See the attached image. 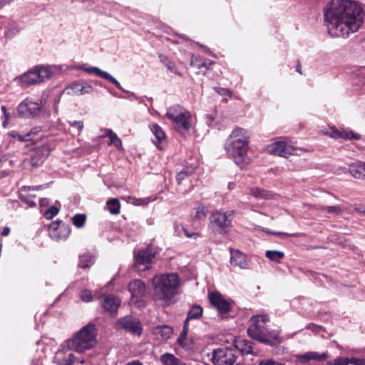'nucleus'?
Returning <instances> with one entry per match:
<instances>
[{
  "label": "nucleus",
  "instance_id": "1",
  "mask_svg": "<svg viewBox=\"0 0 365 365\" xmlns=\"http://www.w3.org/2000/svg\"><path fill=\"white\" fill-rule=\"evenodd\" d=\"M324 19L331 36L346 38L360 28L362 9L354 1L332 0L329 9L325 11Z\"/></svg>",
  "mask_w": 365,
  "mask_h": 365
},
{
  "label": "nucleus",
  "instance_id": "2",
  "mask_svg": "<svg viewBox=\"0 0 365 365\" xmlns=\"http://www.w3.org/2000/svg\"><path fill=\"white\" fill-rule=\"evenodd\" d=\"M153 299L163 307L169 306L177 293L179 277L175 273H168L153 278Z\"/></svg>",
  "mask_w": 365,
  "mask_h": 365
},
{
  "label": "nucleus",
  "instance_id": "3",
  "mask_svg": "<svg viewBox=\"0 0 365 365\" xmlns=\"http://www.w3.org/2000/svg\"><path fill=\"white\" fill-rule=\"evenodd\" d=\"M248 143L249 136L247 131L242 128L235 129L226 141L227 153L241 168L250 163L247 156Z\"/></svg>",
  "mask_w": 365,
  "mask_h": 365
},
{
  "label": "nucleus",
  "instance_id": "4",
  "mask_svg": "<svg viewBox=\"0 0 365 365\" xmlns=\"http://www.w3.org/2000/svg\"><path fill=\"white\" fill-rule=\"evenodd\" d=\"M269 321L267 315H257L251 317L247 329L248 335L263 344L274 346L280 342L279 334L275 331H268L265 324Z\"/></svg>",
  "mask_w": 365,
  "mask_h": 365
},
{
  "label": "nucleus",
  "instance_id": "5",
  "mask_svg": "<svg viewBox=\"0 0 365 365\" xmlns=\"http://www.w3.org/2000/svg\"><path fill=\"white\" fill-rule=\"evenodd\" d=\"M66 343L70 350L79 353L93 348L96 344L94 325L85 326Z\"/></svg>",
  "mask_w": 365,
  "mask_h": 365
},
{
  "label": "nucleus",
  "instance_id": "6",
  "mask_svg": "<svg viewBox=\"0 0 365 365\" xmlns=\"http://www.w3.org/2000/svg\"><path fill=\"white\" fill-rule=\"evenodd\" d=\"M166 117L172 120L174 128L181 135L185 136L190 133L192 128L190 113L179 105L170 107Z\"/></svg>",
  "mask_w": 365,
  "mask_h": 365
},
{
  "label": "nucleus",
  "instance_id": "7",
  "mask_svg": "<svg viewBox=\"0 0 365 365\" xmlns=\"http://www.w3.org/2000/svg\"><path fill=\"white\" fill-rule=\"evenodd\" d=\"M51 71L46 67L36 66L21 76L23 86L42 83L51 78Z\"/></svg>",
  "mask_w": 365,
  "mask_h": 365
},
{
  "label": "nucleus",
  "instance_id": "8",
  "mask_svg": "<svg viewBox=\"0 0 365 365\" xmlns=\"http://www.w3.org/2000/svg\"><path fill=\"white\" fill-rule=\"evenodd\" d=\"M237 353L236 349L220 348L212 351L211 361L214 365H234Z\"/></svg>",
  "mask_w": 365,
  "mask_h": 365
},
{
  "label": "nucleus",
  "instance_id": "9",
  "mask_svg": "<svg viewBox=\"0 0 365 365\" xmlns=\"http://www.w3.org/2000/svg\"><path fill=\"white\" fill-rule=\"evenodd\" d=\"M71 231L69 225L62 222H52L48 227L50 237L57 242L66 240L68 237Z\"/></svg>",
  "mask_w": 365,
  "mask_h": 365
},
{
  "label": "nucleus",
  "instance_id": "10",
  "mask_svg": "<svg viewBox=\"0 0 365 365\" xmlns=\"http://www.w3.org/2000/svg\"><path fill=\"white\" fill-rule=\"evenodd\" d=\"M267 150L270 154L287 158L294 155L297 148L281 140L269 144Z\"/></svg>",
  "mask_w": 365,
  "mask_h": 365
},
{
  "label": "nucleus",
  "instance_id": "11",
  "mask_svg": "<svg viewBox=\"0 0 365 365\" xmlns=\"http://www.w3.org/2000/svg\"><path fill=\"white\" fill-rule=\"evenodd\" d=\"M115 325L118 329H125L133 334L140 336L142 334L140 322L132 316H125L119 319Z\"/></svg>",
  "mask_w": 365,
  "mask_h": 365
},
{
  "label": "nucleus",
  "instance_id": "12",
  "mask_svg": "<svg viewBox=\"0 0 365 365\" xmlns=\"http://www.w3.org/2000/svg\"><path fill=\"white\" fill-rule=\"evenodd\" d=\"M232 215V211L212 213L210 219L213 230L219 232H226L225 230L231 225V220L229 219V217Z\"/></svg>",
  "mask_w": 365,
  "mask_h": 365
},
{
  "label": "nucleus",
  "instance_id": "13",
  "mask_svg": "<svg viewBox=\"0 0 365 365\" xmlns=\"http://www.w3.org/2000/svg\"><path fill=\"white\" fill-rule=\"evenodd\" d=\"M209 299L211 304L216 308L220 314L228 313L232 307V302L225 299L218 292L210 293Z\"/></svg>",
  "mask_w": 365,
  "mask_h": 365
},
{
  "label": "nucleus",
  "instance_id": "14",
  "mask_svg": "<svg viewBox=\"0 0 365 365\" xmlns=\"http://www.w3.org/2000/svg\"><path fill=\"white\" fill-rule=\"evenodd\" d=\"M78 68L80 70H82L83 71H86V73H95L96 76L103 78V79H106V80H108L109 81H110L112 83H113L118 89L121 90L122 91L125 92V93H128V91L125 90L120 84V83L115 78H113L110 74H109L108 73L106 72V71H103L102 70H101L98 67H94V66H91V67H88L86 66V64H83L81 66H80L78 67Z\"/></svg>",
  "mask_w": 365,
  "mask_h": 365
},
{
  "label": "nucleus",
  "instance_id": "15",
  "mask_svg": "<svg viewBox=\"0 0 365 365\" xmlns=\"http://www.w3.org/2000/svg\"><path fill=\"white\" fill-rule=\"evenodd\" d=\"M41 101L34 102L31 100L26 98L24 101L18 108V112L20 115L27 116V115H34L37 113L41 110Z\"/></svg>",
  "mask_w": 365,
  "mask_h": 365
},
{
  "label": "nucleus",
  "instance_id": "16",
  "mask_svg": "<svg viewBox=\"0 0 365 365\" xmlns=\"http://www.w3.org/2000/svg\"><path fill=\"white\" fill-rule=\"evenodd\" d=\"M154 257L155 255L153 254L150 250H140L135 255V266L138 267L140 265H145V267L143 269H149V265L151 264Z\"/></svg>",
  "mask_w": 365,
  "mask_h": 365
},
{
  "label": "nucleus",
  "instance_id": "17",
  "mask_svg": "<svg viewBox=\"0 0 365 365\" xmlns=\"http://www.w3.org/2000/svg\"><path fill=\"white\" fill-rule=\"evenodd\" d=\"M128 290L132 297L142 298L146 294V285L140 279H134L128 284Z\"/></svg>",
  "mask_w": 365,
  "mask_h": 365
},
{
  "label": "nucleus",
  "instance_id": "18",
  "mask_svg": "<svg viewBox=\"0 0 365 365\" xmlns=\"http://www.w3.org/2000/svg\"><path fill=\"white\" fill-rule=\"evenodd\" d=\"M231 258L230 264L240 269H248V262L246 256L237 250L230 249Z\"/></svg>",
  "mask_w": 365,
  "mask_h": 365
},
{
  "label": "nucleus",
  "instance_id": "19",
  "mask_svg": "<svg viewBox=\"0 0 365 365\" xmlns=\"http://www.w3.org/2000/svg\"><path fill=\"white\" fill-rule=\"evenodd\" d=\"M75 360L76 357L73 354L63 350L56 352L54 356V361L57 365H73Z\"/></svg>",
  "mask_w": 365,
  "mask_h": 365
},
{
  "label": "nucleus",
  "instance_id": "20",
  "mask_svg": "<svg viewBox=\"0 0 365 365\" xmlns=\"http://www.w3.org/2000/svg\"><path fill=\"white\" fill-rule=\"evenodd\" d=\"M101 303L105 310L110 314H115L120 306V300L118 297L110 295L106 297Z\"/></svg>",
  "mask_w": 365,
  "mask_h": 365
},
{
  "label": "nucleus",
  "instance_id": "21",
  "mask_svg": "<svg viewBox=\"0 0 365 365\" xmlns=\"http://www.w3.org/2000/svg\"><path fill=\"white\" fill-rule=\"evenodd\" d=\"M349 172L356 178H365V163L358 161L351 163L349 167Z\"/></svg>",
  "mask_w": 365,
  "mask_h": 365
},
{
  "label": "nucleus",
  "instance_id": "22",
  "mask_svg": "<svg viewBox=\"0 0 365 365\" xmlns=\"http://www.w3.org/2000/svg\"><path fill=\"white\" fill-rule=\"evenodd\" d=\"M250 193L258 200H268L273 197L271 192L257 187L250 188Z\"/></svg>",
  "mask_w": 365,
  "mask_h": 365
},
{
  "label": "nucleus",
  "instance_id": "23",
  "mask_svg": "<svg viewBox=\"0 0 365 365\" xmlns=\"http://www.w3.org/2000/svg\"><path fill=\"white\" fill-rule=\"evenodd\" d=\"M235 346L237 349L246 354H251L253 352L252 342L247 339L237 341Z\"/></svg>",
  "mask_w": 365,
  "mask_h": 365
},
{
  "label": "nucleus",
  "instance_id": "24",
  "mask_svg": "<svg viewBox=\"0 0 365 365\" xmlns=\"http://www.w3.org/2000/svg\"><path fill=\"white\" fill-rule=\"evenodd\" d=\"M202 308L200 305H193L187 312V317L184 323H187V324H188L190 320L200 319L202 315Z\"/></svg>",
  "mask_w": 365,
  "mask_h": 365
},
{
  "label": "nucleus",
  "instance_id": "25",
  "mask_svg": "<svg viewBox=\"0 0 365 365\" xmlns=\"http://www.w3.org/2000/svg\"><path fill=\"white\" fill-rule=\"evenodd\" d=\"M155 333L161 336L162 339L167 340L171 337L173 329L171 327L163 325L155 328Z\"/></svg>",
  "mask_w": 365,
  "mask_h": 365
},
{
  "label": "nucleus",
  "instance_id": "26",
  "mask_svg": "<svg viewBox=\"0 0 365 365\" xmlns=\"http://www.w3.org/2000/svg\"><path fill=\"white\" fill-rule=\"evenodd\" d=\"M317 209L333 215H339L342 214L344 210V207L339 205L333 206L318 205Z\"/></svg>",
  "mask_w": 365,
  "mask_h": 365
},
{
  "label": "nucleus",
  "instance_id": "27",
  "mask_svg": "<svg viewBox=\"0 0 365 365\" xmlns=\"http://www.w3.org/2000/svg\"><path fill=\"white\" fill-rule=\"evenodd\" d=\"M160 360L163 365H185L173 354L169 353L162 355Z\"/></svg>",
  "mask_w": 365,
  "mask_h": 365
},
{
  "label": "nucleus",
  "instance_id": "28",
  "mask_svg": "<svg viewBox=\"0 0 365 365\" xmlns=\"http://www.w3.org/2000/svg\"><path fill=\"white\" fill-rule=\"evenodd\" d=\"M151 131L154 134L156 140H153V142L158 145V143H160L165 139V133L163 130V129L158 125L154 124L150 127Z\"/></svg>",
  "mask_w": 365,
  "mask_h": 365
},
{
  "label": "nucleus",
  "instance_id": "29",
  "mask_svg": "<svg viewBox=\"0 0 365 365\" xmlns=\"http://www.w3.org/2000/svg\"><path fill=\"white\" fill-rule=\"evenodd\" d=\"M190 66L197 69L199 72H203V68H205V70L207 68L205 60L198 56H192Z\"/></svg>",
  "mask_w": 365,
  "mask_h": 365
},
{
  "label": "nucleus",
  "instance_id": "30",
  "mask_svg": "<svg viewBox=\"0 0 365 365\" xmlns=\"http://www.w3.org/2000/svg\"><path fill=\"white\" fill-rule=\"evenodd\" d=\"M194 210L195 214L193 217L195 220H199L205 219L209 212L208 208L202 204H197L195 207Z\"/></svg>",
  "mask_w": 365,
  "mask_h": 365
},
{
  "label": "nucleus",
  "instance_id": "31",
  "mask_svg": "<svg viewBox=\"0 0 365 365\" xmlns=\"http://www.w3.org/2000/svg\"><path fill=\"white\" fill-rule=\"evenodd\" d=\"M160 61L165 65L167 68L173 73L180 76V73L178 71V69L175 63L170 61L163 54L159 55Z\"/></svg>",
  "mask_w": 365,
  "mask_h": 365
},
{
  "label": "nucleus",
  "instance_id": "32",
  "mask_svg": "<svg viewBox=\"0 0 365 365\" xmlns=\"http://www.w3.org/2000/svg\"><path fill=\"white\" fill-rule=\"evenodd\" d=\"M108 210L110 213L117 215L120 212V205L118 199L113 198L107 202Z\"/></svg>",
  "mask_w": 365,
  "mask_h": 365
},
{
  "label": "nucleus",
  "instance_id": "33",
  "mask_svg": "<svg viewBox=\"0 0 365 365\" xmlns=\"http://www.w3.org/2000/svg\"><path fill=\"white\" fill-rule=\"evenodd\" d=\"M93 257L89 254L80 255L78 267L83 269L89 267L93 264Z\"/></svg>",
  "mask_w": 365,
  "mask_h": 365
},
{
  "label": "nucleus",
  "instance_id": "34",
  "mask_svg": "<svg viewBox=\"0 0 365 365\" xmlns=\"http://www.w3.org/2000/svg\"><path fill=\"white\" fill-rule=\"evenodd\" d=\"M265 256L272 261L279 262L284 256V252L277 250H267Z\"/></svg>",
  "mask_w": 365,
  "mask_h": 365
},
{
  "label": "nucleus",
  "instance_id": "35",
  "mask_svg": "<svg viewBox=\"0 0 365 365\" xmlns=\"http://www.w3.org/2000/svg\"><path fill=\"white\" fill-rule=\"evenodd\" d=\"M86 220V215L85 214H76L72 217L73 224L78 228L83 227Z\"/></svg>",
  "mask_w": 365,
  "mask_h": 365
},
{
  "label": "nucleus",
  "instance_id": "36",
  "mask_svg": "<svg viewBox=\"0 0 365 365\" xmlns=\"http://www.w3.org/2000/svg\"><path fill=\"white\" fill-rule=\"evenodd\" d=\"M106 135L109 136L110 140L109 144L114 145L118 148L122 145L121 140L111 130H107Z\"/></svg>",
  "mask_w": 365,
  "mask_h": 365
},
{
  "label": "nucleus",
  "instance_id": "37",
  "mask_svg": "<svg viewBox=\"0 0 365 365\" xmlns=\"http://www.w3.org/2000/svg\"><path fill=\"white\" fill-rule=\"evenodd\" d=\"M37 152H35L34 155H31V159L29 160V163L32 168H37L40 165L43 163L46 158L43 155L38 157L36 156Z\"/></svg>",
  "mask_w": 365,
  "mask_h": 365
},
{
  "label": "nucleus",
  "instance_id": "38",
  "mask_svg": "<svg viewBox=\"0 0 365 365\" xmlns=\"http://www.w3.org/2000/svg\"><path fill=\"white\" fill-rule=\"evenodd\" d=\"M192 172L180 171L176 175V180L178 185H181L183 181H188L189 176Z\"/></svg>",
  "mask_w": 365,
  "mask_h": 365
},
{
  "label": "nucleus",
  "instance_id": "39",
  "mask_svg": "<svg viewBox=\"0 0 365 365\" xmlns=\"http://www.w3.org/2000/svg\"><path fill=\"white\" fill-rule=\"evenodd\" d=\"M312 361H323L327 359L328 355L327 353H319L317 351H309Z\"/></svg>",
  "mask_w": 365,
  "mask_h": 365
},
{
  "label": "nucleus",
  "instance_id": "40",
  "mask_svg": "<svg viewBox=\"0 0 365 365\" xmlns=\"http://www.w3.org/2000/svg\"><path fill=\"white\" fill-rule=\"evenodd\" d=\"M296 360L302 364H308L311 360L310 353L307 351L303 354H297L294 356Z\"/></svg>",
  "mask_w": 365,
  "mask_h": 365
},
{
  "label": "nucleus",
  "instance_id": "41",
  "mask_svg": "<svg viewBox=\"0 0 365 365\" xmlns=\"http://www.w3.org/2000/svg\"><path fill=\"white\" fill-rule=\"evenodd\" d=\"M68 94L72 95H80L81 93V84L73 83L66 88Z\"/></svg>",
  "mask_w": 365,
  "mask_h": 365
},
{
  "label": "nucleus",
  "instance_id": "42",
  "mask_svg": "<svg viewBox=\"0 0 365 365\" xmlns=\"http://www.w3.org/2000/svg\"><path fill=\"white\" fill-rule=\"evenodd\" d=\"M9 135L14 138H17L20 142H25L29 140V137L31 135V133H26V135H21L16 131H11Z\"/></svg>",
  "mask_w": 365,
  "mask_h": 365
},
{
  "label": "nucleus",
  "instance_id": "43",
  "mask_svg": "<svg viewBox=\"0 0 365 365\" xmlns=\"http://www.w3.org/2000/svg\"><path fill=\"white\" fill-rule=\"evenodd\" d=\"M188 333V324L187 323H184L182 330L180 333V336L178 339V343L181 346H184L183 342L185 340L187 335Z\"/></svg>",
  "mask_w": 365,
  "mask_h": 365
},
{
  "label": "nucleus",
  "instance_id": "44",
  "mask_svg": "<svg viewBox=\"0 0 365 365\" xmlns=\"http://www.w3.org/2000/svg\"><path fill=\"white\" fill-rule=\"evenodd\" d=\"M58 212L59 210L56 207L51 206L47 210H46L44 212V216L46 218L51 220L54 216L58 215Z\"/></svg>",
  "mask_w": 365,
  "mask_h": 365
},
{
  "label": "nucleus",
  "instance_id": "45",
  "mask_svg": "<svg viewBox=\"0 0 365 365\" xmlns=\"http://www.w3.org/2000/svg\"><path fill=\"white\" fill-rule=\"evenodd\" d=\"M328 365H349V358L337 357L332 361H329Z\"/></svg>",
  "mask_w": 365,
  "mask_h": 365
},
{
  "label": "nucleus",
  "instance_id": "46",
  "mask_svg": "<svg viewBox=\"0 0 365 365\" xmlns=\"http://www.w3.org/2000/svg\"><path fill=\"white\" fill-rule=\"evenodd\" d=\"M214 90L220 96L225 98H230L232 96L231 91L225 88L215 87Z\"/></svg>",
  "mask_w": 365,
  "mask_h": 365
},
{
  "label": "nucleus",
  "instance_id": "47",
  "mask_svg": "<svg viewBox=\"0 0 365 365\" xmlns=\"http://www.w3.org/2000/svg\"><path fill=\"white\" fill-rule=\"evenodd\" d=\"M81 299L85 302H90L92 301L93 298L91 292L88 290H84L82 292L81 294Z\"/></svg>",
  "mask_w": 365,
  "mask_h": 365
},
{
  "label": "nucleus",
  "instance_id": "48",
  "mask_svg": "<svg viewBox=\"0 0 365 365\" xmlns=\"http://www.w3.org/2000/svg\"><path fill=\"white\" fill-rule=\"evenodd\" d=\"M134 204L136 205H142L144 204H147L148 202L153 201V200L150 197L147 198H133Z\"/></svg>",
  "mask_w": 365,
  "mask_h": 365
},
{
  "label": "nucleus",
  "instance_id": "49",
  "mask_svg": "<svg viewBox=\"0 0 365 365\" xmlns=\"http://www.w3.org/2000/svg\"><path fill=\"white\" fill-rule=\"evenodd\" d=\"M349 364L353 365H365V359H358V358H349Z\"/></svg>",
  "mask_w": 365,
  "mask_h": 365
},
{
  "label": "nucleus",
  "instance_id": "50",
  "mask_svg": "<svg viewBox=\"0 0 365 365\" xmlns=\"http://www.w3.org/2000/svg\"><path fill=\"white\" fill-rule=\"evenodd\" d=\"M330 136L333 138H335V139H338V138H345V136L343 135V134L339 132V130H333L331 131L330 133ZM346 138H349V136H346Z\"/></svg>",
  "mask_w": 365,
  "mask_h": 365
},
{
  "label": "nucleus",
  "instance_id": "51",
  "mask_svg": "<svg viewBox=\"0 0 365 365\" xmlns=\"http://www.w3.org/2000/svg\"><path fill=\"white\" fill-rule=\"evenodd\" d=\"M71 126L73 127V128H77L78 129V131L80 132L83 128V123L82 121H76V120H74V121H71L69 122Z\"/></svg>",
  "mask_w": 365,
  "mask_h": 365
},
{
  "label": "nucleus",
  "instance_id": "52",
  "mask_svg": "<svg viewBox=\"0 0 365 365\" xmlns=\"http://www.w3.org/2000/svg\"><path fill=\"white\" fill-rule=\"evenodd\" d=\"M92 91V87L89 85L83 86L81 84V93L80 95L85 93H89Z\"/></svg>",
  "mask_w": 365,
  "mask_h": 365
},
{
  "label": "nucleus",
  "instance_id": "53",
  "mask_svg": "<svg viewBox=\"0 0 365 365\" xmlns=\"http://www.w3.org/2000/svg\"><path fill=\"white\" fill-rule=\"evenodd\" d=\"M274 364V360L273 359H263L261 360L258 365H273Z\"/></svg>",
  "mask_w": 365,
  "mask_h": 365
},
{
  "label": "nucleus",
  "instance_id": "54",
  "mask_svg": "<svg viewBox=\"0 0 365 365\" xmlns=\"http://www.w3.org/2000/svg\"><path fill=\"white\" fill-rule=\"evenodd\" d=\"M354 210L358 212L362 213L365 211V206L361 204L354 205Z\"/></svg>",
  "mask_w": 365,
  "mask_h": 365
},
{
  "label": "nucleus",
  "instance_id": "55",
  "mask_svg": "<svg viewBox=\"0 0 365 365\" xmlns=\"http://www.w3.org/2000/svg\"><path fill=\"white\" fill-rule=\"evenodd\" d=\"M274 235H282V236H294V237L299 236V234H288V233H285V232H274Z\"/></svg>",
  "mask_w": 365,
  "mask_h": 365
},
{
  "label": "nucleus",
  "instance_id": "56",
  "mask_svg": "<svg viewBox=\"0 0 365 365\" xmlns=\"http://www.w3.org/2000/svg\"><path fill=\"white\" fill-rule=\"evenodd\" d=\"M9 233H10V228L9 227H4L1 232V235L5 237V236L9 235Z\"/></svg>",
  "mask_w": 365,
  "mask_h": 365
},
{
  "label": "nucleus",
  "instance_id": "57",
  "mask_svg": "<svg viewBox=\"0 0 365 365\" xmlns=\"http://www.w3.org/2000/svg\"><path fill=\"white\" fill-rule=\"evenodd\" d=\"M205 118L207 119V123L210 125L215 120V118L212 115L207 114L205 115Z\"/></svg>",
  "mask_w": 365,
  "mask_h": 365
},
{
  "label": "nucleus",
  "instance_id": "58",
  "mask_svg": "<svg viewBox=\"0 0 365 365\" xmlns=\"http://www.w3.org/2000/svg\"><path fill=\"white\" fill-rule=\"evenodd\" d=\"M182 230H183V232H184L185 235L187 237H192V236L197 235V234H195V233L192 234V235H191V234H190V233L187 232V230L185 228H184V227H182Z\"/></svg>",
  "mask_w": 365,
  "mask_h": 365
},
{
  "label": "nucleus",
  "instance_id": "59",
  "mask_svg": "<svg viewBox=\"0 0 365 365\" xmlns=\"http://www.w3.org/2000/svg\"><path fill=\"white\" fill-rule=\"evenodd\" d=\"M41 187H42V185L36 186V187H25L24 189L28 190H38Z\"/></svg>",
  "mask_w": 365,
  "mask_h": 365
},
{
  "label": "nucleus",
  "instance_id": "60",
  "mask_svg": "<svg viewBox=\"0 0 365 365\" xmlns=\"http://www.w3.org/2000/svg\"><path fill=\"white\" fill-rule=\"evenodd\" d=\"M39 131H40V128H33L32 130H31V131H30L29 133H31V135H32V134H36V133H38Z\"/></svg>",
  "mask_w": 365,
  "mask_h": 365
},
{
  "label": "nucleus",
  "instance_id": "61",
  "mask_svg": "<svg viewBox=\"0 0 365 365\" xmlns=\"http://www.w3.org/2000/svg\"><path fill=\"white\" fill-rule=\"evenodd\" d=\"M235 183L231 182H229L228 185H227V188L229 190H232L234 187H235Z\"/></svg>",
  "mask_w": 365,
  "mask_h": 365
},
{
  "label": "nucleus",
  "instance_id": "62",
  "mask_svg": "<svg viewBox=\"0 0 365 365\" xmlns=\"http://www.w3.org/2000/svg\"><path fill=\"white\" fill-rule=\"evenodd\" d=\"M297 71L300 73V74H302V67H301V65L300 63H299L298 65L297 66Z\"/></svg>",
  "mask_w": 365,
  "mask_h": 365
},
{
  "label": "nucleus",
  "instance_id": "63",
  "mask_svg": "<svg viewBox=\"0 0 365 365\" xmlns=\"http://www.w3.org/2000/svg\"><path fill=\"white\" fill-rule=\"evenodd\" d=\"M4 115L5 119H6V120H9V117H10L9 113L6 112V113H4Z\"/></svg>",
  "mask_w": 365,
  "mask_h": 365
},
{
  "label": "nucleus",
  "instance_id": "64",
  "mask_svg": "<svg viewBox=\"0 0 365 365\" xmlns=\"http://www.w3.org/2000/svg\"><path fill=\"white\" fill-rule=\"evenodd\" d=\"M273 365H284V364H282V363H279V362L275 361L274 360V364H273Z\"/></svg>",
  "mask_w": 365,
  "mask_h": 365
}]
</instances>
